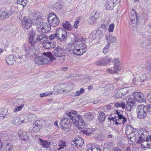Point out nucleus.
Listing matches in <instances>:
<instances>
[{
	"instance_id": "1",
	"label": "nucleus",
	"mask_w": 151,
	"mask_h": 151,
	"mask_svg": "<svg viewBox=\"0 0 151 151\" xmlns=\"http://www.w3.org/2000/svg\"><path fill=\"white\" fill-rule=\"evenodd\" d=\"M39 17L37 14L32 13L28 17H24L22 20V26L25 30H27L29 34V41L30 44L35 42L33 40V38L35 32L32 27V24L36 25L39 23Z\"/></svg>"
},
{
	"instance_id": "2",
	"label": "nucleus",
	"mask_w": 151,
	"mask_h": 151,
	"mask_svg": "<svg viewBox=\"0 0 151 151\" xmlns=\"http://www.w3.org/2000/svg\"><path fill=\"white\" fill-rule=\"evenodd\" d=\"M42 54L45 56V57L39 56L35 59V63L38 65L47 64L53 60H56V58L53 55L51 52H42Z\"/></svg>"
},
{
	"instance_id": "3",
	"label": "nucleus",
	"mask_w": 151,
	"mask_h": 151,
	"mask_svg": "<svg viewBox=\"0 0 151 151\" xmlns=\"http://www.w3.org/2000/svg\"><path fill=\"white\" fill-rule=\"evenodd\" d=\"M67 115L72 120L73 124L79 128H83L85 125V123L82 116L80 114H77L74 116L71 115L70 112L66 113Z\"/></svg>"
},
{
	"instance_id": "4",
	"label": "nucleus",
	"mask_w": 151,
	"mask_h": 151,
	"mask_svg": "<svg viewBox=\"0 0 151 151\" xmlns=\"http://www.w3.org/2000/svg\"><path fill=\"white\" fill-rule=\"evenodd\" d=\"M86 48L84 43H79L75 44L73 50L74 54L82 55L86 52Z\"/></svg>"
},
{
	"instance_id": "5",
	"label": "nucleus",
	"mask_w": 151,
	"mask_h": 151,
	"mask_svg": "<svg viewBox=\"0 0 151 151\" xmlns=\"http://www.w3.org/2000/svg\"><path fill=\"white\" fill-rule=\"evenodd\" d=\"M129 20L130 23L129 24V27L132 29H136L138 22V17L135 10H131L129 14Z\"/></svg>"
},
{
	"instance_id": "6",
	"label": "nucleus",
	"mask_w": 151,
	"mask_h": 151,
	"mask_svg": "<svg viewBox=\"0 0 151 151\" xmlns=\"http://www.w3.org/2000/svg\"><path fill=\"white\" fill-rule=\"evenodd\" d=\"M66 50L65 49L59 46H58L54 49L53 52L54 55H53L55 58L61 57L63 59L62 60L64 61L65 60L66 58Z\"/></svg>"
},
{
	"instance_id": "7",
	"label": "nucleus",
	"mask_w": 151,
	"mask_h": 151,
	"mask_svg": "<svg viewBox=\"0 0 151 151\" xmlns=\"http://www.w3.org/2000/svg\"><path fill=\"white\" fill-rule=\"evenodd\" d=\"M47 21L51 26L55 27L60 23V20L55 14L50 13L47 15Z\"/></svg>"
},
{
	"instance_id": "8",
	"label": "nucleus",
	"mask_w": 151,
	"mask_h": 151,
	"mask_svg": "<svg viewBox=\"0 0 151 151\" xmlns=\"http://www.w3.org/2000/svg\"><path fill=\"white\" fill-rule=\"evenodd\" d=\"M137 110V117L140 119L146 116L148 112V105H144L138 106Z\"/></svg>"
},
{
	"instance_id": "9",
	"label": "nucleus",
	"mask_w": 151,
	"mask_h": 151,
	"mask_svg": "<svg viewBox=\"0 0 151 151\" xmlns=\"http://www.w3.org/2000/svg\"><path fill=\"white\" fill-rule=\"evenodd\" d=\"M149 132L145 129L140 128L139 130H137V132L135 133V139H138L137 142L141 143L144 140L142 137L146 134H148Z\"/></svg>"
},
{
	"instance_id": "10",
	"label": "nucleus",
	"mask_w": 151,
	"mask_h": 151,
	"mask_svg": "<svg viewBox=\"0 0 151 151\" xmlns=\"http://www.w3.org/2000/svg\"><path fill=\"white\" fill-rule=\"evenodd\" d=\"M36 27L40 28L42 33H47L49 32L51 29V26L49 24L45 22H42L39 21L38 24H36Z\"/></svg>"
},
{
	"instance_id": "11",
	"label": "nucleus",
	"mask_w": 151,
	"mask_h": 151,
	"mask_svg": "<svg viewBox=\"0 0 151 151\" xmlns=\"http://www.w3.org/2000/svg\"><path fill=\"white\" fill-rule=\"evenodd\" d=\"M60 125L61 128L65 129L70 128L71 126L70 120L69 119L65 117L60 120Z\"/></svg>"
},
{
	"instance_id": "12",
	"label": "nucleus",
	"mask_w": 151,
	"mask_h": 151,
	"mask_svg": "<svg viewBox=\"0 0 151 151\" xmlns=\"http://www.w3.org/2000/svg\"><path fill=\"white\" fill-rule=\"evenodd\" d=\"M113 61V60L109 57L107 56L105 58H101L95 63L97 66L105 65L110 62Z\"/></svg>"
},
{
	"instance_id": "13",
	"label": "nucleus",
	"mask_w": 151,
	"mask_h": 151,
	"mask_svg": "<svg viewBox=\"0 0 151 151\" xmlns=\"http://www.w3.org/2000/svg\"><path fill=\"white\" fill-rule=\"evenodd\" d=\"M114 70H113L110 69L107 70V71L110 73L113 74L117 73L122 68V66L118 60H116L114 61Z\"/></svg>"
},
{
	"instance_id": "14",
	"label": "nucleus",
	"mask_w": 151,
	"mask_h": 151,
	"mask_svg": "<svg viewBox=\"0 0 151 151\" xmlns=\"http://www.w3.org/2000/svg\"><path fill=\"white\" fill-rule=\"evenodd\" d=\"M133 97L135 100L139 102H144L145 97L143 94L141 92H135L133 94Z\"/></svg>"
},
{
	"instance_id": "15",
	"label": "nucleus",
	"mask_w": 151,
	"mask_h": 151,
	"mask_svg": "<svg viewBox=\"0 0 151 151\" xmlns=\"http://www.w3.org/2000/svg\"><path fill=\"white\" fill-rule=\"evenodd\" d=\"M59 33H58V37H57V40L60 42L65 41L67 39V32L65 29L62 28L61 30H60Z\"/></svg>"
},
{
	"instance_id": "16",
	"label": "nucleus",
	"mask_w": 151,
	"mask_h": 151,
	"mask_svg": "<svg viewBox=\"0 0 151 151\" xmlns=\"http://www.w3.org/2000/svg\"><path fill=\"white\" fill-rule=\"evenodd\" d=\"M13 13V12L11 10L8 11L5 10L1 13H0V21L6 18H9Z\"/></svg>"
},
{
	"instance_id": "17",
	"label": "nucleus",
	"mask_w": 151,
	"mask_h": 151,
	"mask_svg": "<svg viewBox=\"0 0 151 151\" xmlns=\"http://www.w3.org/2000/svg\"><path fill=\"white\" fill-rule=\"evenodd\" d=\"M34 49V47L32 45H31L29 47H28V48L26 47L25 49V54L24 55V57H25V59L28 58V57H30L32 56L34 54V52L33 50Z\"/></svg>"
},
{
	"instance_id": "18",
	"label": "nucleus",
	"mask_w": 151,
	"mask_h": 151,
	"mask_svg": "<svg viewBox=\"0 0 151 151\" xmlns=\"http://www.w3.org/2000/svg\"><path fill=\"white\" fill-rule=\"evenodd\" d=\"M134 104V99L132 98H129L126 105L127 110L130 111L131 109H133L135 106Z\"/></svg>"
},
{
	"instance_id": "19",
	"label": "nucleus",
	"mask_w": 151,
	"mask_h": 151,
	"mask_svg": "<svg viewBox=\"0 0 151 151\" xmlns=\"http://www.w3.org/2000/svg\"><path fill=\"white\" fill-rule=\"evenodd\" d=\"M137 131L136 129L133 128L131 125L127 126L126 127L125 134L126 135H131L133 133L135 134Z\"/></svg>"
},
{
	"instance_id": "20",
	"label": "nucleus",
	"mask_w": 151,
	"mask_h": 151,
	"mask_svg": "<svg viewBox=\"0 0 151 151\" xmlns=\"http://www.w3.org/2000/svg\"><path fill=\"white\" fill-rule=\"evenodd\" d=\"M35 35L34 36H35ZM34 37L33 38V40H34L35 41V42L34 43H32V44H30L31 45H33L34 44V43H35L36 42H40L41 41H45V40H47V37L46 36V35L44 34H40V35H38L37 36V38L35 39V40L34 39Z\"/></svg>"
},
{
	"instance_id": "21",
	"label": "nucleus",
	"mask_w": 151,
	"mask_h": 151,
	"mask_svg": "<svg viewBox=\"0 0 151 151\" xmlns=\"http://www.w3.org/2000/svg\"><path fill=\"white\" fill-rule=\"evenodd\" d=\"M14 56L12 55H10L6 58V61L7 64L9 65H13L14 62Z\"/></svg>"
},
{
	"instance_id": "22",
	"label": "nucleus",
	"mask_w": 151,
	"mask_h": 151,
	"mask_svg": "<svg viewBox=\"0 0 151 151\" xmlns=\"http://www.w3.org/2000/svg\"><path fill=\"white\" fill-rule=\"evenodd\" d=\"M62 26L65 29H66L68 31H71L73 28L71 24L68 21H66L63 23Z\"/></svg>"
},
{
	"instance_id": "23",
	"label": "nucleus",
	"mask_w": 151,
	"mask_h": 151,
	"mask_svg": "<svg viewBox=\"0 0 151 151\" xmlns=\"http://www.w3.org/2000/svg\"><path fill=\"white\" fill-rule=\"evenodd\" d=\"M79 139V137H76L72 140L71 142V146L73 148H77L78 147V140Z\"/></svg>"
},
{
	"instance_id": "24",
	"label": "nucleus",
	"mask_w": 151,
	"mask_h": 151,
	"mask_svg": "<svg viewBox=\"0 0 151 151\" xmlns=\"http://www.w3.org/2000/svg\"><path fill=\"white\" fill-rule=\"evenodd\" d=\"M40 144L43 147L47 148L49 147V145H50V143L46 140H43L41 138L39 139Z\"/></svg>"
},
{
	"instance_id": "25",
	"label": "nucleus",
	"mask_w": 151,
	"mask_h": 151,
	"mask_svg": "<svg viewBox=\"0 0 151 151\" xmlns=\"http://www.w3.org/2000/svg\"><path fill=\"white\" fill-rule=\"evenodd\" d=\"M143 147L144 148L147 147L148 146L151 145V136H148L146 139V141L143 142L142 144Z\"/></svg>"
},
{
	"instance_id": "26",
	"label": "nucleus",
	"mask_w": 151,
	"mask_h": 151,
	"mask_svg": "<svg viewBox=\"0 0 151 151\" xmlns=\"http://www.w3.org/2000/svg\"><path fill=\"white\" fill-rule=\"evenodd\" d=\"M98 116V120L100 123L105 121L106 117V114L102 111H99Z\"/></svg>"
},
{
	"instance_id": "27",
	"label": "nucleus",
	"mask_w": 151,
	"mask_h": 151,
	"mask_svg": "<svg viewBox=\"0 0 151 151\" xmlns=\"http://www.w3.org/2000/svg\"><path fill=\"white\" fill-rule=\"evenodd\" d=\"M86 151H101L100 149L90 145H88L87 146V149Z\"/></svg>"
},
{
	"instance_id": "28",
	"label": "nucleus",
	"mask_w": 151,
	"mask_h": 151,
	"mask_svg": "<svg viewBox=\"0 0 151 151\" xmlns=\"http://www.w3.org/2000/svg\"><path fill=\"white\" fill-rule=\"evenodd\" d=\"M104 147L109 151L113 149L114 144L113 142H111L105 143L104 144Z\"/></svg>"
},
{
	"instance_id": "29",
	"label": "nucleus",
	"mask_w": 151,
	"mask_h": 151,
	"mask_svg": "<svg viewBox=\"0 0 151 151\" xmlns=\"http://www.w3.org/2000/svg\"><path fill=\"white\" fill-rule=\"evenodd\" d=\"M45 121L43 119H38L35 122V124L37 125L42 128L45 124Z\"/></svg>"
},
{
	"instance_id": "30",
	"label": "nucleus",
	"mask_w": 151,
	"mask_h": 151,
	"mask_svg": "<svg viewBox=\"0 0 151 151\" xmlns=\"http://www.w3.org/2000/svg\"><path fill=\"white\" fill-rule=\"evenodd\" d=\"M85 117L87 120L90 121L93 120L94 116L91 113L88 112L85 114Z\"/></svg>"
},
{
	"instance_id": "31",
	"label": "nucleus",
	"mask_w": 151,
	"mask_h": 151,
	"mask_svg": "<svg viewBox=\"0 0 151 151\" xmlns=\"http://www.w3.org/2000/svg\"><path fill=\"white\" fill-rule=\"evenodd\" d=\"M24 55L22 56L17 55V59L16 60V61L17 62V63H21L22 62H24L25 61V59H24L25 57H24Z\"/></svg>"
},
{
	"instance_id": "32",
	"label": "nucleus",
	"mask_w": 151,
	"mask_h": 151,
	"mask_svg": "<svg viewBox=\"0 0 151 151\" xmlns=\"http://www.w3.org/2000/svg\"><path fill=\"white\" fill-rule=\"evenodd\" d=\"M84 89L83 88H81L80 89V90L77 91L76 92L73 93V97H76L81 95L84 92Z\"/></svg>"
},
{
	"instance_id": "33",
	"label": "nucleus",
	"mask_w": 151,
	"mask_h": 151,
	"mask_svg": "<svg viewBox=\"0 0 151 151\" xmlns=\"http://www.w3.org/2000/svg\"><path fill=\"white\" fill-rule=\"evenodd\" d=\"M115 106L116 107H121L123 109L125 108L126 107L125 103L123 101H122L120 102L116 103L115 104Z\"/></svg>"
},
{
	"instance_id": "34",
	"label": "nucleus",
	"mask_w": 151,
	"mask_h": 151,
	"mask_svg": "<svg viewBox=\"0 0 151 151\" xmlns=\"http://www.w3.org/2000/svg\"><path fill=\"white\" fill-rule=\"evenodd\" d=\"M21 140L25 141L28 139L29 138L28 134L27 132L23 133L19 136Z\"/></svg>"
},
{
	"instance_id": "35",
	"label": "nucleus",
	"mask_w": 151,
	"mask_h": 151,
	"mask_svg": "<svg viewBox=\"0 0 151 151\" xmlns=\"http://www.w3.org/2000/svg\"><path fill=\"white\" fill-rule=\"evenodd\" d=\"M92 131L90 129H83L81 131V132L83 134H86L87 136L90 135L92 133Z\"/></svg>"
},
{
	"instance_id": "36",
	"label": "nucleus",
	"mask_w": 151,
	"mask_h": 151,
	"mask_svg": "<svg viewBox=\"0 0 151 151\" xmlns=\"http://www.w3.org/2000/svg\"><path fill=\"white\" fill-rule=\"evenodd\" d=\"M65 141L62 140L60 141V142L58 144L59 147L58 148V150H59L64 148V147H66L65 145Z\"/></svg>"
},
{
	"instance_id": "37",
	"label": "nucleus",
	"mask_w": 151,
	"mask_h": 151,
	"mask_svg": "<svg viewBox=\"0 0 151 151\" xmlns=\"http://www.w3.org/2000/svg\"><path fill=\"white\" fill-rule=\"evenodd\" d=\"M110 43V42L108 41L106 45L103 49V52L104 54H106L109 51Z\"/></svg>"
},
{
	"instance_id": "38",
	"label": "nucleus",
	"mask_w": 151,
	"mask_h": 151,
	"mask_svg": "<svg viewBox=\"0 0 151 151\" xmlns=\"http://www.w3.org/2000/svg\"><path fill=\"white\" fill-rule=\"evenodd\" d=\"M96 33H97L96 31V30H95L91 32L90 36V37L91 39L94 40L96 38L97 39V37L96 36Z\"/></svg>"
},
{
	"instance_id": "39",
	"label": "nucleus",
	"mask_w": 151,
	"mask_h": 151,
	"mask_svg": "<svg viewBox=\"0 0 151 151\" xmlns=\"http://www.w3.org/2000/svg\"><path fill=\"white\" fill-rule=\"evenodd\" d=\"M111 106L110 104H108L104 107V110L105 112H109L111 111Z\"/></svg>"
},
{
	"instance_id": "40",
	"label": "nucleus",
	"mask_w": 151,
	"mask_h": 151,
	"mask_svg": "<svg viewBox=\"0 0 151 151\" xmlns=\"http://www.w3.org/2000/svg\"><path fill=\"white\" fill-rule=\"evenodd\" d=\"M20 120L19 117H16L11 120V122L13 124L18 125L19 124V123L20 122Z\"/></svg>"
},
{
	"instance_id": "41",
	"label": "nucleus",
	"mask_w": 151,
	"mask_h": 151,
	"mask_svg": "<svg viewBox=\"0 0 151 151\" xmlns=\"http://www.w3.org/2000/svg\"><path fill=\"white\" fill-rule=\"evenodd\" d=\"M117 118L119 119H122L123 124H124L127 121V119L126 117L124 116L122 114L117 116Z\"/></svg>"
},
{
	"instance_id": "42",
	"label": "nucleus",
	"mask_w": 151,
	"mask_h": 151,
	"mask_svg": "<svg viewBox=\"0 0 151 151\" xmlns=\"http://www.w3.org/2000/svg\"><path fill=\"white\" fill-rule=\"evenodd\" d=\"M58 32L57 30L55 34L50 35L49 37V39L51 40H54L55 38H56L57 39V37H58Z\"/></svg>"
},
{
	"instance_id": "43",
	"label": "nucleus",
	"mask_w": 151,
	"mask_h": 151,
	"mask_svg": "<svg viewBox=\"0 0 151 151\" xmlns=\"http://www.w3.org/2000/svg\"><path fill=\"white\" fill-rule=\"evenodd\" d=\"M27 0H17V3L19 4H21L24 6L27 3Z\"/></svg>"
},
{
	"instance_id": "44",
	"label": "nucleus",
	"mask_w": 151,
	"mask_h": 151,
	"mask_svg": "<svg viewBox=\"0 0 151 151\" xmlns=\"http://www.w3.org/2000/svg\"><path fill=\"white\" fill-rule=\"evenodd\" d=\"M54 6L56 9H60L62 8V5L60 2H56L54 4Z\"/></svg>"
},
{
	"instance_id": "45",
	"label": "nucleus",
	"mask_w": 151,
	"mask_h": 151,
	"mask_svg": "<svg viewBox=\"0 0 151 151\" xmlns=\"http://www.w3.org/2000/svg\"><path fill=\"white\" fill-rule=\"evenodd\" d=\"M96 21V19H95L93 15L90 17L89 20V22L90 24H92L95 23Z\"/></svg>"
},
{
	"instance_id": "46",
	"label": "nucleus",
	"mask_w": 151,
	"mask_h": 151,
	"mask_svg": "<svg viewBox=\"0 0 151 151\" xmlns=\"http://www.w3.org/2000/svg\"><path fill=\"white\" fill-rule=\"evenodd\" d=\"M145 67L148 70H151V59L149 60L147 63H146Z\"/></svg>"
},
{
	"instance_id": "47",
	"label": "nucleus",
	"mask_w": 151,
	"mask_h": 151,
	"mask_svg": "<svg viewBox=\"0 0 151 151\" xmlns=\"http://www.w3.org/2000/svg\"><path fill=\"white\" fill-rule=\"evenodd\" d=\"M97 33H96L98 39H100L103 35V32L99 29L96 30Z\"/></svg>"
},
{
	"instance_id": "48",
	"label": "nucleus",
	"mask_w": 151,
	"mask_h": 151,
	"mask_svg": "<svg viewBox=\"0 0 151 151\" xmlns=\"http://www.w3.org/2000/svg\"><path fill=\"white\" fill-rule=\"evenodd\" d=\"M125 94L123 93H122L119 91H117V93H115V96L117 98H120L122 97L123 95H125Z\"/></svg>"
},
{
	"instance_id": "49",
	"label": "nucleus",
	"mask_w": 151,
	"mask_h": 151,
	"mask_svg": "<svg viewBox=\"0 0 151 151\" xmlns=\"http://www.w3.org/2000/svg\"><path fill=\"white\" fill-rule=\"evenodd\" d=\"M24 104H22L20 106L16 107L14 109V111L17 112L18 111H20L24 107Z\"/></svg>"
},
{
	"instance_id": "50",
	"label": "nucleus",
	"mask_w": 151,
	"mask_h": 151,
	"mask_svg": "<svg viewBox=\"0 0 151 151\" xmlns=\"http://www.w3.org/2000/svg\"><path fill=\"white\" fill-rule=\"evenodd\" d=\"M35 125V126L32 128V130L35 132H38L40 130L42 127L37 125Z\"/></svg>"
},
{
	"instance_id": "51",
	"label": "nucleus",
	"mask_w": 151,
	"mask_h": 151,
	"mask_svg": "<svg viewBox=\"0 0 151 151\" xmlns=\"http://www.w3.org/2000/svg\"><path fill=\"white\" fill-rule=\"evenodd\" d=\"M7 113V111L5 109H3V110H0V116H3L4 118L6 115Z\"/></svg>"
},
{
	"instance_id": "52",
	"label": "nucleus",
	"mask_w": 151,
	"mask_h": 151,
	"mask_svg": "<svg viewBox=\"0 0 151 151\" xmlns=\"http://www.w3.org/2000/svg\"><path fill=\"white\" fill-rule=\"evenodd\" d=\"M78 147H81L84 144V140L81 137H79V139L78 140Z\"/></svg>"
},
{
	"instance_id": "53",
	"label": "nucleus",
	"mask_w": 151,
	"mask_h": 151,
	"mask_svg": "<svg viewBox=\"0 0 151 151\" xmlns=\"http://www.w3.org/2000/svg\"><path fill=\"white\" fill-rule=\"evenodd\" d=\"M114 24H111L109 26L108 31L110 32H113L114 29Z\"/></svg>"
},
{
	"instance_id": "54",
	"label": "nucleus",
	"mask_w": 151,
	"mask_h": 151,
	"mask_svg": "<svg viewBox=\"0 0 151 151\" xmlns=\"http://www.w3.org/2000/svg\"><path fill=\"white\" fill-rule=\"evenodd\" d=\"M12 147L13 146L11 144H7L5 148L6 151H10L12 150L13 149Z\"/></svg>"
},
{
	"instance_id": "55",
	"label": "nucleus",
	"mask_w": 151,
	"mask_h": 151,
	"mask_svg": "<svg viewBox=\"0 0 151 151\" xmlns=\"http://www.w3.org/2000/svg\"><path fill=\"white\" fill-rule=\"evenodd\" d=\"M52 93L51 92H48H48L44 93L42 94V93L40 94V96L41 97H42L46 96L48 95H51L52 94Z\"/></svg>"
},
{
	"instance_id": "56",
	"label": "nucleus",
	"mask_w": 151,
	"mask_h": 151,
	"mask_svg": "<svg viewBox=\"0 0 151 151\" xmlns=\"http://www.w3.org/2000/svg\"><path fill=\"white\" fill-rule=\"evenodd\" d=\"M120 120L118 119H116V121L114 122V124L115 125H120L122 124H123V121H120Z\"/></svg>"
},
{
	"instance_id": "57",
	"label": "nucleus",
	"mask_w": 151,
	"mask_h": 151,
	"mask_svg": "<svg viewBox=\"0 0 151 151\" xmlns=\"http://www.w3.org/2000/svg\"><path fill=\"white\" fill-rule=\"evenodd\" d=\"M43 46L45 48V49H49L51 48H54V45H52V46L51 45H47L46 44L44 45H43Z\"/></svg>"
},
{
	"instance_id": "58",
	"label": "nucleus",
	"mask_w": 151,
	"mask_h": 151,
	"mask_svg": "<svg viewBox=\"0 0 151 151\" xmlns=\"http://www.w3.org/2000/svg\"><path fill=\"white\" fill-rule=\"evenodd\" d=\"M111 42L112 43H114L115 42L116 40V37L114 36L111 35L110 36Z\"/></svg>"
},
{
	"instance_id": "59",
	"label": "nucleus",
	"mask_w": 151,
	"mask_h": 151,
	"mask_svg": "<svg viewBox=\"0 0 151 151\" xmlns=\"http://www.w3.org/2000/svg\"><path fill=\"white\" fill-rule=\"evenodd\" d=\"M82 39V37L80 36L78 37V36H75V41L76 42H81V39Z\"/></svg>"
},
{
	"instance_id": "60",
	"label": "nucleus",
	"mask_w": 151,
	"mask_h": 151,
	"mask_svg": "<svg viewBox=\"0 0 151 151\" xmlns=\"http://www.w3.org/2000/svg\"><path fill=\"white\" fill-rule=\"evenodd\" d=\"M139 80H136V78H134L132 79V83L134 85H137L138 84Z\"/></svg>"
},
{
	"instance_id": "61",
	"label": "nucleus",
	"mask_w": 151,
	"mask_h": 151,
	"mask_svg": "<svg viewBox=\"0 0 151 151\" xmlns=\"http://www.w3.org/2000/svg\"><path fill=\"white\" fill-rule=\"evenodd\" d=\"M147 97L149 101L151 103V91H150L148 93Z\"/></svg>"
},
{
	"instance_id": "62",
	"label": "nucleus",
	"mask_w": 151,
	"mask_h": 151,
	"mask_svg": "<svg viewBox=\"0 0 151 151\" xmlns=\"http://www.w3.org/2000/svg\"><path fill=\"white\" fill-rule=\"evenodd\" d=\"M93 16L94 17H95V19H97L99 18L100 15L99 13H97V12H95Z\"/></svg>"
},
{
	"instance_id": "63",
	"label": "nucleus",
	"mask_w": 151,
	"mask_h": 151,
	"mask_svg": "<svg viewBox=\"0 0 151 151\" xmlns=\"http://www.w3.org/2000/svg\"><path fill=\"white\" fill-rule=\"evenodd\" d=\"M110 36L111 35H110L109 34H108V33H106V40H107V41L108 40V41H110Z\"/></svg>"
},
{
	"instance_id": "64",
	"label": "nucleus",
	"mask_w": 151,
	"mask_h": 151,
	"mask_svg": "<svg viewBox=\"0 0 151 151\" xmlns=\"http://www.w3.org/2000/svg\"><path fill=\"white\" fill-rule=\"evenodd\" d=\"M79 23V21H76L75 22L74 24V27L75 28H78V24Z\"/></svg>"
}]
</instances>
